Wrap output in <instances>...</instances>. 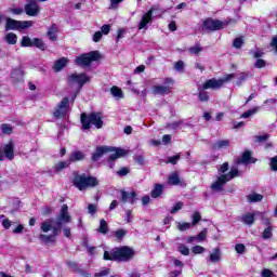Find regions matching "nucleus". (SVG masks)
Wrapping results in <instances>:
<instances>
[{
	"label": "nucleus",
	"mask_w": 277,
	"mask_h": 277,
	"mask_svg": "<svg viewBox=\"0 0 277 277\" xmlns=\"http://www.w3.org/2000/svg\"><path fill=\"white\" fill-rule=\"evenodd\" d=\"M71 222L72 217L68 213V206L63 205L61 213L56 220L47 219L41 223L42 233H49V230H52V235L41 234L39 239H41L43 243H55V237L62 233V226H64V224H70Z\"/></svg>",
	"instance_id": "f257e3e1"
},
{
	"label": "nucleus",
	"mask_w": 277,
	"mask_h": 277,
	"mask_svg": "<svg viewBox=\"0 0 277 277\" xmlns=\"http://www.w3.org/2000/svg\"><path fill=\"white\" fill-rule=\"evenodd\" d=\"M105 153H111L108 157L109 168H114V161L120 159L127 155V150L122 148L109 147V146H97L95 153L92 155V161H98Z\"/></svg>",
	"instance_id": "f03ea898"
},
{
	"label": "nucleus",
	"mask_w": 277,
	"mask_h": 277,
	"mask_svg": "<svg viewBox=\"0 0 277 277\" xmlns=\"http://www.w3.org/2000/svg\"><path fill=\"white\" fill-rule=\"evenodd\" d=\"M133 256H135V250L127 246L115 248L110 253L108 251L104 252V261H121L122 263H127Z\"/></svg>",
	"instance_id": "7ed1b4c3"
},
{
	"label": "nucleus",
	"mask_w": 277,
	"mask_h": 277,
	"mask_svg": "<svg viewBox=\"0 0 277 277\" xmlns=\"http://www.w3.org/2000/svg\"><path fill=\"white\" fill-rule=\"evenodd\" d=\"M82 129L89 130L92 126L95 129H103V114L101 113H90L87 115L85 113L81 114L80 117Z\"/></svg>",
	"instance_id": "20e7f679"
},
{
	"label": "nucleus",
	"mask_w": 277,
	"mask_h": 277,
	"mask_svg": "<svg viewBox=\"0 0 277 277\" xmlns=\"http://www.w3.org/2000/svg\"><path fill=\"white\" fill-rule=\"evenodd\" d=\"M236 176H239V170L232 168L228 173L217 176L216 181L212 183L211 189L213 192H224V185H226L228 181H233Z\"/></svg>",
	"instance_id": "39448f33"
},
{
	"label": "nucleus",
	"mask_w": 277,
	"mask_h": 277,
	"mask_svg": "<svg viewBox=\"0 0 277 277\" xmlns=\"http://www.w3.org/2000/svg\"><path fill=\"white\" fill-rule=\"evenodd\" d=\"M74 185L80 192L88 189V187H97L98 180L93 176H85V174H77L74 179Z\"/></svg>",
	"instance_id": "423d86ee"
},
{
	"label": "nucleus",
	"mask_w": 277,
	"mask_h": 277,
	"mask_svg": "<svg viewBox=\"0 0 277 277\" xmlns=\"http://www.w3.org/2000/svg\"><path fill=\"white\" fill-rule=\"evenodd\" d=\"M230 23H237V21L229 18L228 21L222 22L220 19L208 18L203 22V29H207L208 31H219V29H224V27H228Z\"/></svg>",
	"instance_id": "0eeeda50"
},
{
	"label": "nucleus",
	"mask_w": 277,
	"mask_h": 277,
	"mask_svg": "<svg viewBox=\"0 0 277 277\" xmlns=\"http://www.w3.org/2000/svg\"><path fill=\"white\" fill-rule=\"evenodd\" d=\"M98 60H101V53L98 51H92L77 56L75 62L77 66H90L92 62H98Z\"/></svg>",
	"instance_id": "6e6552de"
},
{
	"label": "nucleus",
	"mask_w": 277,
	"mask_h": 277,
	"mask_svg": "<svg viewBox=\"0 0 277 277\" xmlns=\"http://www.w3.org/2000/svg\"><path fill=\"white\" fill-rule=\"evenodd\" d=\"M29 27H34L32 21H16L10 17L6 18L5 31H12L16 29H29Z\"/></svg>",
	"instance_id": "1a4fd4ad"
},
{
	"label": "nucleus",
	"mask_w": 277,
	"mask_h": 277,
	"mask_svg": "<svg viewBox=\"0 0 277 277\" xmlns=\"http://www.w3.org/2000/svg\"><path fill=\"white\" fill-rule=\"evenodd\" d=\"M68 109H70V103L68 97H63V100L56 105L53 111L54 118L62 119L66 118V114H68Z\"/></svg>",
	"instance_id": "9d476101"
},
{
	"label": "nucleus",
	"mask_w": 277,
	"mask_h": 277,
	"mask_svg": "<svg viewBox=\"0 0 277 277\" xmlns=\"http://www.w3.org/2000/svg\"><path fill=\"white\" fill-rule=\"evenodd\" d=\"M90 76L85 75V74H71L68 76V83L71 84H77L79 90H81L83 88V85H85V83H90Z\"/></svg>",
	"instance_id": "9b49d317"
},
{
	"label": "nucleus",
	"mask_w": 277,
	"mask_h": 277,
	"mask_svg": "<svg viewBox=\"0 0 277 277\" xmlns=\"http://www.w3.org/2000/svg\"><path fill=\"white\" fill-rule=\"evenodd\" d=\"M159 10H161L159 5L151 6L150 10L142 16L138 29H148V25L153 23V12H159Z\"/></svg>",
	"instance_id": "f8f14e48"
},
{
	"label": "nucleus",
	"mask_w": 277,
	"mask_h": 277,
	"mask_svg": "<svg viewBox=\"0 0 277 277\" xmlns=\"http://www.w3.org/2000/svg\"><path fill=\"white\" fill-rule=\"evenodd\" d=\"M24 10L27 16H38L40 14V6L36 0H29V3L25 5Z\"/></svg>",
	"instance_id": "ddd939ff"
},
{
	"label": "nucleus",
	"mask_w": 277,
	"mask_h": 277,
	"mask_svg": "<svg viewBox=\"0 0 277 277\" xmlns=\"http://www.w3.org/2000/svg\"><path fill=\"white\" fill-rule=\"evenodd\" d=\"M223 81L220 79H209L202 84V90H220L222 88Z\"/></svg>",
	"instance_id": "4468645a"
},
{
	"label": "nucleus",
	"mask_w": 277,
	"mask_h": 277,
	"mask_svg": "<svg viewBox=\"0 0 277 277\" xmlns=\"http://www.w3.org/2000/svg\"><path fill=\"white\" fill-rule=\"evenodd\" d=\"M2 149L4 151L6 159H9V161H12V159H14V143L10 141L8 144L3 146Z\"/></svg>",
	"instance_id": "2eb2a0df"
},
{
	"label": "nucleus",
	"mask_w": 277,
	"mask_h": 277,
	"mask_svg": "<svg viewBox=\"0 0 277 277\" xmlns=\"http://www.w3.org/2000/svg\"><path fill=\"white\" fill-rule=\"evenodd\" d=\"M60 32V28L57 27V25L53 24L47 32L48 38L52 41V42H56L57 40V34Z\"/></svg>",
	"instance_id": "dca6fc26"
},
{
	"label": "nucleus",
	"mask_w": 277,
	"mask_h": 277,
	"mask_svg": "<svg viewBox=\"0 0 277 277\" xmlns=\"http://www.w3.org/2000/svg\"><path fill=\"white\" fill-rule=\"evenodd\" d=\"M209 261L211 263H220V261H222V250L220 248H214L210 254Z\"/></svg>",
	"instance_id": "f3484780"
},
{
	"label": "nucleus",
	"mask_w": 277,
	"mask_h": 277,
	"mask_svg": "<svg viewBox=\"0 0 277 277\" xmlns=\"http://www.w3.org/2000/svg\"><path fill=\"white\" fill-rule=\"evenodd\" d=\"M121 202H131V205H133V202H135V192H132L131 194H129V192H121Z\"/></svg>",
	"instance_id": "a211bd4d"
},
{
	"label": "nucleus",
	"mask_w": 277,
	"mask_h": 277,
	"mask_svg": "<svg viewBox=\"0 0 277 277\" xmlns=\"http://www.w3.org/2000/svg\"><path fill=\"white\" fill-rule=\"evenodd\" d=\"M228 146H230V141H228V140L216 141L212 145V150H220L222 148H228Z\"/></svg>",
	"instance_id": "6ab92c4d"
},
{
	"label": "nucleus",
	"mask_w": 277,
	"mask_h": 277,
	"mask_svg": "<svg viewBox=\"0 0 277 277\" xmlns=\"http://www.w3.org/2000/svg\"><path fill=\"white\" fill-rule=\"evenodd\" d=\"M153 94L157 95V94H170V88L166 87V85H154L153 87Z\"/></svg>",
	"instance_id": "aec40b11"
},
{
	"label": "nucleus",
	"mask_w": 277,
	"mask_h": 277,
	"mask_svg": "<svg viewBox=\"0 0 277 277\" xmlns=\"http://www.w3.org/2000/svg\"><path fill=\"white\" fill-rule=\"evenodd\" d=\"M66 64H68V60H66V57L56 61L53 67L55 72H60V70H62Z\"/></svg>",
	"instance_id": "412c9836"
},
{
	"label": "nucleus",
	"mask_w": 277,
	"mask_h": 277,
	"mask_svg": "<svg viewBox=\"0 0 277 277\" xmlns=\"http://www.w3.org/2000/svg\"><path fill=\"white\" fill-rule=\"evenodd\" d=\"M241 222L243 224H247L248 226H252L254 224V214L252 213H246L241 216Z\"/></svg>",
	"instance_id": "4be33fe9"
},
{
	"label": "nucleus",
	"mask_w": 277,
	"mask_h": 277,
	"mask_svg": "<svg viewBox=\"0 0 277 277\" xmlns=\"http://www.w3.org/2000/svg\"><path fill=\"white\" fill-rule=\"evenodd\" d=\"M68 166H70V160L60 161L54 164V170L56 172H62V170H66Z\"/></svg>",
	"instance_id": "5701e85b"
},
{
	"label": "nucleus",
	"mask_w": 277,
	"mask_h": 277,
	"mask_svg": "<svg viewBox=\"0 0 277 277\" xmlns=\"http://www.w3.org/2000/svg\"><path fill=\"white\" fill-rule=\"evenodd\" d=\"M97 232L102 235H107L109 233V227L107 226V221H105V219L100 221V227L97 228Z\"/></svg>",
	"instance_id": "b1692460"
},
{
	"label": "nucleus",
	"mask_w": 277,
	"mask_h": 277,
	"mask_svg": "<svg viewBox=\"0 0 277 277\" xmlns=\"http://www.w3.org/2000/svg\"><path fill=\"white\" fill-rule=\"evenodd\" d=\"M84 155L81 151H74L70 157H69V162H75V161H82L84 159Z\"/></svg>",
	"instance_id": "393cba45"
},
{
	"label": "nucleus",
	"mask_w": 277,
	"mask_h": 277,
	"mask_svg": "<svg viewBox=\"0 0 277 277\" xmlns=\"http://www.w3.org/2000/svg\"><path fill=\"white\" fill-rule=\"evenodd\" d=\"M163 194V185L157 184L151 190V198H159Z\"/></svg>",
	"instance_id": "a878e982"
},
{
	"label": "nucleus",
	"mask_w": 277,
	"mask_h": 277,
	"mask_svg": "<svg viewBox=\"0 0 277 277\" xmlns=\"http://www.w3.org/2000/svg\"><path fill=\"white\" fill-rule=\"evenodd\" d=\"M261 200H263V195H261L259 193H252V194L248 195L249 202H261Z\"/></svg>",
	"instance_id": "bb28decb"
},
{
	"label": "nucleus",
	"mask_w": 277,
	"mask_h": 277,
	"mask_svg": "<svg viewBox=\"0 0 277 277\" xmlns=\"http://www.w3.org/2000/svg\"><path fill=\"white\" fill-rule=\"evenodd\" d=\"M110 94H113V96H115V98H124V94L122 93V89H120L118 87H113L110 89Z\"/></svg>",
	"instance_id": "cd10ccee"
},
{
	"label": "nucleus",
	"mask_w": 277,
	"mask_h": 277,
	"mask_svg": "<svg viewBox=\"0 0 277 277\" xmlns=\"http://www.w3.org/2000/svg\"><path fill=\"white\" fill-rule=\"evenodd\" d=\"M17 40L18 37L14 32H9L5 35V41L8 42V44H16Z\"/></svg>",
	"instance_id": "c85d7f7f"
},
{
	"label": "nucleus",
	"mask_w": 277,
	"mask_h": 277,
	"mask_svg": "<svg viewBox=\"0 0 277 277\" xmlns=\"http://www.w3.org/2000/svg\"><path fill=\"white\" fill-rule=\"evenodd\" d=\"M32 47H37V49H40V51H45V49H47L44 41H42V39H38V38L32 39Z\"/></svg>",
	"instance_id": "c756f323"
},
{
	"label": "nucleus",
	"mask_w": 277,
	"mask_h": 277,
	"mask_svg": "<svg viewBox=\"0 0 277 277\" xmlns=\"http://www.w3.org/2000/svg\"><path fill=\"white\" fill-rule=\"evenodd\" d=\"M23 69L18 68V69H14L11 74L12 79H14L15 81H21V79H23Z\"/></svg>",
	"instance_id": "7c9ffc66"
},
{
	"label": "nucleus",
	"mask_w": 277,
	"mask_h": 277,
	"mask_svg": "<svg viewBox=\"0 0 277 277\" xmlns=\"http://www.w3.org/2000/svg\"><path fill=\"white\" fill-rule=\"evenodd\" d=\"M169 183L170 185H180L181 179L179 177V173H172L169 176Z\"/></svg>",
	"instance_id": "2f4dec72"
},
{
	"label": "nucleus",
	"mask_w": 277,
	"mask_h": 277,
	"mask_svg": "<svg viewBox=\"0 0 277 277\" xmlns=\"http://www.w3.org/2000/svg\"><path fill=\"white\" fill-rule=\"evenodd\" d=\"M22 47H34V39L28 36H24L22 38Z\"/></svg>",
	"instance_id": "473e14b6"
},
{
	"label": "nucleus",
	"mask_w": 277,
	"mask_h": 277,
	"mask_svg": "<svg viewBox=\"0 0 277 277\" xmlns=\"http://www.w3.org/2000/svg\"><path fill=\"white\" fill-rule=\"evenodd\" d=\"M1 131H2V133H3L4 135H12L13 129H12V126H10V124H8V123H3V124L1 126Z\"/></svg>",
	"instance_id": "72a5a7b5"
},
{
	"label": "nucleus",
	"mask_w": 277,
	"mask_h": 277,
	"mask_svg": "<svg viewBox=\"0 0 277 277\" xmlns=\"http://www.w3.org/2000/svg\"><path fill=\"white\" fill-rule=\"evenodd\" d=\"M177 250L183 256H189V248L185 245H179Z\"/></svg>",
	"instance_id": "f704fd0d"
},
{
	"label": "nucleus",
	"mask_w": 277,
	"mask_h": 277,
	"mask_svg": "<svg viewBox=\"0 0 277 277\" xmlns=\"http://www.w3.org/2000/svg\"><path fill=\"white\" fill-rule=\"evenodd\" d=\"M273 235L272 227H266L262 233V239H272Z\"/></svg>",
	"instance_id": "c9c22d12"
},
{
	"label": "nucleus",
	"mask_w": 277,
	"mask_h": 277,
	"mask_svg": "<svg viewBox=\"0 0 277 277\" xmlns=\"http://www.w3.org/2000/svg\"><path fill=\"white\" fill-rule=\"evenodd\" d=\"M251 159H252V154H250V151H245L241 157V163H250Z\"/></svg>",
	"instance_id": "e433bc0d"
},
{
	"label": "nucleus",
	"mask_w": 277,
	"mask_h": 277,
	"mask_svg": "<svg viewBox=\"0 0 277 277\" xmlns=\"http://www.w3.org/2000/svg\"><path fill=\"white\" fill-rule=\"evenodd\" d=\"M256 111H259V108H252L247 110L246 113H243L240 118H250L251 116H254V114H256Z\"/></svg>",
	"instance_id": "4c0bfd02"
},
{
	"label": "nucleus",
	"mask_w": 277,
	"mask_h": 277,
	"mask_svg": "<svg viewBox=\"0 0 277 277\" xmlns=\"http://www.w3.org/2000/svg\"><path fill=\"white\" fill-rule=\"evenodd\" d=\"M192 252H194L195 254H205V252H207V249H205V247L202 246H195L193 247Z\"/></svg>",
	"instance_id": "58836bf2"
},
{
	"label": "nucleus",
	"mask_w": 277,
	"mask_h": 277,
	"mask_svg": "<svg viewBox=\"0 0 277 277\" xmlns=\"http://www.w3.org/2000/svg\"><path fill=\"white\" fill-rule=\"evenodd\" d=\"M183 209V202L180 201L173 206V208L170 210V213L174 215V213H179Z\"/></svg>",
	"instance_id": "ea45409f"
},
{
	"label": "nucleus",
	"mask_w": 277,
	"mask_h": 277,
	"mask_svg": "<svg viewBox=\"0 0 277 277\" xmlns=\"http://www.w3.org/2000/svg\"><path fill=\"white\" fill-rule=\"evenodd\" d=\"M96 211H98V208H97L96 205L90 203V205L88 206V213H89L90 215H96Z\"/></svg>",
	"instance_id": "a19ab883"
},
{
	"label": "nucleus",
	"mask_w": 277,
	"mask_h": 277,
	"mask_svg": "<svg viewBox=\"0 0 277 277\" xmlns=\"http://www.w3.org/2000/svg\"><path fill=\"white\" fill-rule=\"evenodd\" d=\"M235 49H241L243 47V38H236L233 42Z\"/></svg>",
	"instance_id": "79ce46f5"
},
{
	"label": "nucleus",
	"mask_w": 277,
	"mask_h": 277,
	"mask_svg": "<svg viewBox=\"0 0 277 277\" xmlns=\"http://www.w3.org/2000/svg\"><path fill=\"white\" fill-rule=\"evenodd\" d=\"M226 172H228V162H224L219 168V174H221V176L226 174Z\"/></svg>",
	"instance_id": "37998d69"
},
{
	"label": "nucleus",
	"mask_w": 277,
	"mask_h": 277,
	"mask_svg": "<svg viewBox=\"0 0 277 277\" xmlns=\"http://www.w3.org/2000/svg\"><path fill=\"white\" fill-rule=\"evenodd\" d=\"M188 51L192 53V55H198V53L202 51V48L200 45H195L189 48Z\"/></svg>",
	"instance_id": "c03bdc74"
},
{
	"label": "nucleus",
	"mask_w": 277,
	"mask_h": 277,
	"mask_svg": "<svg viewBox=\"0 0 277 277\" xmlns=\"http://www.w3.org/2000/svg\"><path fill=\"white\" fill-rule=\"evenodd\" d=\"M235 250L238 254H243L246 252V246L243 243H237Z\"/></svg>",
	"instance_id": "a18cd8bd"
},
{
	"label": "nucleus",
	"mask_w": 277,
	"mask_h": 277,
	"mask_svg": "<svg viewBox=\"0 0 277 277\" xmlns=\"http://www.w3.org/2000/svg\"><path fill=\"white\" fill-rule=\"evenodd\" d=\"M179 159H181V155L169 157L168 163H172V166H176V163H179Z\"/></svg>",
	"instance_id": "49530a36"
},
{
	"label": "nucleus",
	"mask_w": 277,
	"mask_h": 277,
	"mask_svg": "<svg viewBox=\"0 0 277 277\" xmlns=\"http://www.w3.org/2000/svg\"><path fill=\"white\" fill-rule=\"evenodd\" d=\"M127 229H118L116 233H115V237H117L118 239H122L127 236Z\"/></svg>",
	"instance_id": "de8ad7c7"
},
{
	"label": "nucleus",
	"mask_w": 277,
	"mask_h": 277,
	"mask_svg": "<svg viewBox=\"0 0 277 277\" xmlns=\"http://www.w3.org/2000/svg\"><path fill=\"white\" fill-rule=\"evenodd\" d=\"M200 220H202L200 212H195L193 215V226H196V224H198V222H200Z\"/></svg>",
	"instance_id": "09e8293b"
},
{
	"label": "nucleus",
	"mask_w": 277,
	"mask_h": 277,
	"mask_svg": "<svg viewBox=\"0 0 277 277\" xmlns=\"http://www.w3.org/2000/svg\"><path fill=\"white\" fill-rule=\"evenodd\" d=\"M197 240L199 241H205V239H207V228H205L203 230H201L197 236H196Z\"/></svg>",
	"instance_id": "8fccbe9b"
},
{
	"label": "nucleus",
	"mask_w": 277,
	"mask_h": 277,
	"mask_svg": "<svg viewBox=\"0 0 277 277\" xmlns=\"http://www.w3.org/2000/svg\"><path fill=\"white\" fill-rule=\"evenodd\" d=\"M192 223H179V230H189Z\"/></svg>",
	"instance_id": "3c124183"
},
{
	"label": "nucleus",
	"mask_w": 277,
	"mask_h": 277,
	"mask_svg": "<svg viewBox=\"0 0 277 277\" xmlns=\"http://www.w3.org/2000/svg\"><path fill=\"white\" fill-rule=\"evenodd\" d=\"M271 170L277 172V156L271 158Z\"/></svg>",
	"instance_id": "603ef678"
},
{
	"label": "nucleus",
	"mask_w": 277,
	"mask_h": 277,
	"mask_svg": "<svg viewBox=\"0 0 277 277\" xmlns=\"http://www.w3.org/2000/svg\"><path fill=\"white\" fill-rule=\"evenodd\" d=\"M101 31L104 34V36H107V34L111 31V26L109 24H105L101 27Z\"/></svg>",
	"instance_id": "864d4df0"
},
{
	"label": "nucleus",
	"mask_w": 277,
	"mask_h": 277,
	"mask_svg": "<svg viewBox=\"0 0 277 277\" xmlns=\"http://www.w3.org/2000/svg\"><path fill=\"white\" fill-rule=\"evenodd\" d=\"M199 101H201V103H207V101H209V94L207 92H200Z\"/></svg>",
	"instance_id": "5fc2aeb1"
},
{
	"label": "nucleus",
	"mask_w": 277,
	"mask_h": 277,
	"mask_svg": "<svg viewBox=\"0 0 277 277\" xmlns=\"http://www.w3.org/2000/svg\"><path fill=\"white\" fill-rule=\"evenodd\" d=\"M130 170L127 167L121 168L119 171H117L118 176H127L129 174Z\"/></svg>",
	"instance_id": "6e6d98bb"
},
{
	"label": "nucleus",
	"mask_w": 277,
	"mask_h": 277,
	"mask_svg": "<svg viewBox=\"0 0 277 277\" xmlns=\"http://www.w3.org/2000/svg\"><path fill=\"white\" fill-rule=\"evenodd\" d=\"M174 68L175 70H179L180 72H182V70L185 68V63L183 61H179L175 63Z\"/></svg>",
	"instance_id": "4d7b16f0"
},
{
	"label": "nucleus",
	"mask_w": 277,
	"mask_h": 277,
	"mask_svg": "<svg viewBox=\"0 0 277 277\" xmlns=\"http://www.w3.org/2000/svg\"><path fill=\"white\" fill-rule=\"evenodd\" d=\"M233 79H235V74L226 75L225 78H221L220 80L223 81V85H224V83H228V81Z\"/></svg>",
	"instance_id": "13d9d810"
},
{
	"label": "nucleus",
	"mask_w": 277,
	"mask_h": 277,
	"mask_svg": "<svg viewBox=\"0 0 277 277\" xmlns=\"http://www.w3.org/2000/svg\"><path fill=\"white\" fill-rule=\"evenodd\" d=\"M9 12H11V14H15V15H21L23 14V9L22 8H12V9H9Z\"/></svg>",
	"instance_id": "bf43d9fd"
},
{
	"label": "nucleus",
	"mask_w": 277,
	"mask_h": 277,
	"mask_svg": "<svg viewBox=\"0 0 277 277\" xmlns=\"http://www.w3.org/2000/svg\"><path fill=\"white\" fill-rule=\"evenodd\" d=\"M102 38H103V32L102 31H96L93 35V42H101Z\"/></svg>",
	"instance_id": "052dcab7"
},
{
	"label": "nucleus",
	"mask_w": 277,
	"mask_h": 277,
	"mask_svg": "<svg viewBox=\"0 0 277 277\" xmlns=\"http://www.w3.org/2000/svg\"><path fill=\"white\" fill-rule=\"evenodd\" d=\"M262 277H274V272L269 271L268 268H264L262 271Z\"/></svg>",
	"instance_id": "680f3d73"
},
{
	"label": "nucleus",
	"mask_w": 277,
	"mask_h": 277,
	"mask_svg": "<svg viewBox=\"0 0 277 277\" xmlns=\"http://www.w3.org/2000/svg\"><path fill=\"white\" fill-rule=\"evenodd\" d=\"M254 66H255V68H265L266 63H265V61L258 58Z\"/></svg>",
	"instance_id": "e2e57ef3"
},
{
	"label": "nucleus",
	"mask_w": 277,
	"mask_h": 277,
	"mask_svg": "<svg viewBox=\"0 0 277 277\" xmlns=\"http://www.w3.org/2000/svg\"><path fill=\"white\" fill-rule=\"evenodd\" d=\"M271 47L274 48L275 54L277 55V36L273 37Z\"/></svg>",
	"instance_id": "0e129e2a"
},
{
	"label": "nucleus",
	"mask_w": 277,
	"mask_h": 277,
	"mask_svg": "<svg viewBox=\"0 0 277 277\" xmlns=\"http://www.w3.org/2000/svg\"><path fill=\"white\" fill-rule=\"evenodd\" d=\"M181 124H183V121H174L172 123H169V128L170 129H179V127H181Z\"/></svg>",
	"instance_id": "69168bd1"
},
{
	"label": "nucleus",
	"mask_w": 277,
	"mask_h": 277,
	"mask_svg": "<svg viewBox=\"0 0 277 277\" xmlns=\"http://www.w3.org/2000/svg\"><path fill=\"white\" fill-rule=\"evenodd\" d=\"M67 266L69 269H72V272H77V263L72 261H67Z\"/></svg>",
	"instance_id": "338daca9"
},
{
	"label": "nucleus",
	"mask_w": 277,
	"mask_h": 277,
	"mask_svg": "<svg viewBox=\"0 0 277 277\" xmlns=\"http://www.w3.org/2000/svg\"><path fill=\"white\" fill-rule=\"evenodd\" d=\"M109 274V268L103 269L100 273H97L95 276L96 277H103V276H107Z\"/></svg>",
	"instance_id": "774afa93"
}]
</instances>
